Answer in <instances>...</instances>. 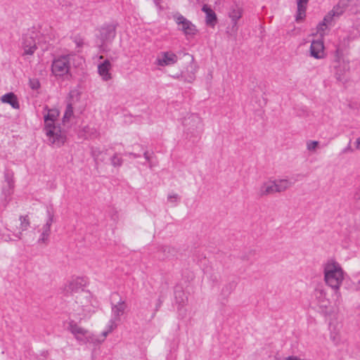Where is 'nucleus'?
<instances>
[{
    "instance_id": "nucleus-38",
    "label": "nucleus",
    "mask_w": 360,
    "mask_h": 360,
    "mask_svg": "<svg viewBox=\"0 0 360 360\" xmlns=\"http://www.w3.org/2000/svg\"><path fill=\"white\" fill-rule=\"evenodd\" d=\"M143 156L145 158V159L147 160V161H150V156L148 155V152H145L143 153Z\"/></svg>"
},
{
    "instance_id": "nucleus-41",
    "label": "nucleus",
    "mask_w": 360,
    "mask_h": 360,
    "mask_svg": "<svg viewBox=\"0 0 360 360\" xmlns=\"http://www.w3.org/2000/svg\"><path fill=\"white\" fill-rule=\"evenodd\" d=\"M8 186H9L10 187L12 186V183H11V181H8Z\"/></svg>"
},
{
    "instance_id": "nucleus-43",
    "label": "nucleus",
    "mask_w": 360,
    "mask_h": 360,
    "mask_svg": "<svg viewBox=\"0 0 360 360\" xmlns=\"http://www.w3.org/2000/svg\"><path fill=\"white\" fill-rule=\"evenodd\" d=\"M210 78H212V72H210Z\"/></svg>"
},
{
    "instance_id": "nucleus-12",
    "label": "nucleus",
    "mask_w": 360,
    "mask_h": 360,
    "mask_svg": "<svg viewBox=\"0 0 360 360\" xmlns=\"http://www.w3.org/2000/svg\"><path fill=\"white\" fill-rule=\"evenodd\" d=\"M178 61V56L172 51L161 52L155 60V64L160 67L173 65Z\"/></svg>"
},
{
    "instance_id": "nucleus-29",
    "label": "nucleus",
    "mask_w": 360,
    "mask_h": 360,
    "mask_svg": "<svg viewBox=\"0 0 360 360\" xmlns=\"http://www.w3.org/2000/svg\"><path fill=\"white\" fill-rule=\"evenodd\" d=\"M69 96H70L69 103H72L73 104L75 102H77L79 101V97H80V92L77 89L71 90L70 91Z\"/></svg>"
},
{
    "instance_id": "nucleus-18",
    "label": "nucleus",
    "mask_w": 360,
    "mask_h": 360,
    "mask_svg": "<svg viewBox=\"0 0 360 360\" xmlns=\"http://www.w3.org/2000/svg\"><path fill=\"white\" fill-rule=\"evenodd\" d=\"M336 64L334 65L335 76L338 80H342L345 74L349 70L348 64L340 59L335 61Z\"/></svg>"
},
{
    "instance_id": "nucleus-3",
    "label": "nucleus",
    "mask_w": 360,
    "mask_h": 360,
    "mask_svg": "<svg viewBox=\"0 0 360 360\" xmlns=\"http://www.w3.org/2000/svg\"><path fill=\"white\" fill-rule=\"evenodd\" d=\"M323 281L327 286L334 291L335 302L341 299L340 288L347 275L342 265L334 259H328L323 264Z\"/></svg>"
},
{
    "instance_id": "nucleus-5",
    "label": "nucleus",
    "mask_w": 360,
    "mask_h": 360,
    "mask_svg": "<svg viewBox=\"0 0 360 360\" xmlns=\"http://www.w3.org/2000/svg\"><path fill=\"white\" fill-rule=\"evenodd\" d=\"M76 321L74 319L69 321L68 330L74 335L77 340L82 342H94L97 341L88 330L80 326Z\"/></svg>"
},
{
    "instance_id": "nucleus-4",
    "label": "nucleus",
    "mask_w": 360,
    "mask_h": 360,
    "mask_svg": "<svg viewBox=\"0 0 360 360\" xmlns=\"http://www.w3.org/2000/svg\"><path fill=\"white\" fill-rule=\"evenodd\" d=\"M184 132L189 139L199 137L203 132L204 124L202 118L197 114H189L182 120Z\"/></svg>"
},
{
    "instance_id": "nucleus-9",
    "label": "nucleus",
    "mask_w": 360,
    "mask_h": 360,
    "mask_svg": "<svg viewBox=\"0 0 360 360\" xmlns=\"http://www.w3.org/2000/svg\"><path fill=\"white\" fill-rule=\"evenodd\" d=\"M116 36V25L112 23L104 24L98 29V39L105 46L112 41Z\"/></svg>"
},
{
    "instance_id": "nucleus-36",
    "label": "nucleus",
    "mask_w": 360,
    "mask_h": 360,
    "mask_svg": "<svg viewBox=\"0 0 360 360\" xmlns=\"http://www.w3.org/2000/svg\"><path fill=\"white\" fill-rule=\"evenodd\" d=\"M354 144L355 150H360V136L356 139Z\"/></svg>"
},
{
    "instance_id": "nucleus-14",
    "label": "nucleus",
    "mask_w": 360,
    "mask_h": 360,
    "mask_svg": "<svg viewBox=\"0 0 360 360\" xmlns=\"http://www.w3.org/2000/svg\"><path fill=\"white\" fill-rule=\"evenodd\" d=\"M111 69L112 64L108 59H105L98 65V74L103 81L108 82L112 79Z\"/></svg>"
},
{
    "instance_id": "nucleus-24",
    "label": "nucleus",
    "mask_w": 360,
    "mask_h": 360,
    "mask_svg": "<svg viewBox=\"0 0 360 360\" xmlns=\"http://www.w3.org/2000/svg\"><path fill=\"white\" fill-rule=\"evenodd\" d=\"M1 101L2 103L10 104L14 109H18L20 108L17 97L13 93H8L3 95L1 98Z\"/></svg>"
},
{
    "instance_id": "nucleus-6",
    "label": "nucleus",
    "mask_w": 360,
    "mask_h": 360,
    "mask_svg": "<svg viewBox=\"0 0 360 360\" xmlns=\"http://www.w3.org/2000/svg\"><path fill=\"white\" fill-rule=\"evenodd\" d=\"M72 59V56H63L55 59L51 65L53 74L56 77H63L68 74Z\"/></svg>"
},
{
    "instance_id": "nucleus-39",
    "label": "nucleus",
    "mask_w": 360,
    "mask_h": 360,
    "mask_svg": "<svg viewBox=\"0 0 360 360\" xmlns=\"http://www.w3.org/2000/svg\"><path fill=\"white\" fill-rule=\"evenodd\" d=\"M129 155L130 156H131L132 158H138V157H139V155H136V153H130Z\"/></svg>"
},
{
    "instance_id": "nucleus-25",
    "label": "nucleus",
    "mask_w": 360,
    "mask_h": 360,
    "mask_svg": "<svg viewBox=\"0 0 360 360\" xmlns=\"http://www.w3.org/2000/svg\"><path fill=\"white\" fill-rule=\"evenodd\" d=\"M190 68L191 70L189 73L182 72L181 75L185 81L191 83L195 79V72H197L198 67L195 64H191Z\"/></svg>"
},
{
    "instance_id": "nucleus-28",
    "label": "nucleus",
    "mask_w": 360,
    "mask_h": 360,
    "mask_svg": "<svg viewBox=\"0 0 360 360\" xmlns=\"http://www.w3.org/2000/svg\"><path fill=\"white\" fill-rule=\"evenodd\" d=\"M319 142L318 141L309 140L306 143V147L308 151L311 153H316L319 148Z\"/></svg>"
},
{
    "instance_id": "nucleus-2",
    "label": "nucleus",
    "mask_w": 360,
    "mask_h": 360,
    "mask_svg": "<svg viewBox=\"0 0 360 360\" xmlns=\"http://www.w3.org/2000/svg\"><path fill=\"white\" fill-rule=\"evenodd\" d=\"M44 132L48 143L53 147L60 148L67 140L66 132L61 129L58 123L60 111L57 108H44Z\"/></svg>"
},
{
    "instance_id": "nucleus-34",
    "label": "nucleus",
    "mask_w": 360,
    "mask_h": 360,
    "mask_svg": "<svg viewBox=\"0 0 360 360\" xmlns=\"http://www.w3.org/2000/svg\"><path fill=\"white\" fill-rule=\"evenodd\" d=\"M330 338L335 343H337L340 340L338 333H331Z\"/></svg>"
},
{
    "instance_id": "nucleus-30",
    "label": "nucleus",
    "mask_w": 360,
    "mask_h": 360,
    "mask_svg": "<svg viewBox=\"0 0 360 360\" xmlns=\"http://www.w3.org/2000/svg\"><path fill=\"white\" fill-rule=\"evenodd\" d=\"M179 194L172 192L167 195V202L171 204H176L179 200Z\"/></svg>"
},
{
    "instance_id": "nucleus-42",
    "label": "nucleus",
    "mask_w": 360,
    "mask_h": 360,
    "mask_svg": "<svg viewBox=\"0 0 360 360\" xmlns=\"http://www.w3.org/2000/svg\"><path fill=\"white\" fill-rule=\"evenodd\" d=\"M99 59H103V56H99Z\"/></svg>"
},
{
    "instance_id": "nucleus-22",
    "label": "nucleus",
    "mask_w": 360,
    "mask_h": 360,
    "mask_svg": "<svg viewBox=\"0 0 360 360\" xmlns=\"http://www.w3.org/2000/svg\"><path fill=\"white\" fill-rule=\"evenodd\" d=\"M309 0H297V15L295 20L297 22L302 20L306 16L307 5Z\"/></svg>"
},
{
    "instance_id": "nucleus-20",
    "label": "nucleus",
    "mask_w": 360,
    "mask_h": 360,
    "mask_svg": "<svg viewBox=\"0 0 360 360\" xmlns=\"http://www.w3.org/2000/svg\"><path fill=\"white\" fill-rule=\"evenodd\" d=\"M276 193H283L288 190L293 185V182L287 178L274 179Z\"/></svg>"
},
{
    "instance_id": "nucleus-10",
    "label": "nucleus",
    "mask_w": 360,
    "mask_h": 360,
    "mask_svg": "<svg viewBox=\"0 0 360 360\" xmlns=\"http://www.w3.org/2000/svg\"><path fill=\"white\" fill-rule=\"evenodd\" d=\"M54 212L52 209H47L45 224L39 229V243H46L51 234V226L53 222Z\"/></svg>"
},
{
    "instance_id": "nucleus-26",
    "label": "nucleus",
    "mask_w": 360,
    "mask_h": 360,
    "mask_svg": "<svg viewBox=\"0 0 360 360\" xmlns=\"http://www.w3.org/2000/svg\"><path fill=\"white\" fill-rule=\"evenodd\" d=\"M242 16V10L239 7L232 8L229 13V17L233 21V27H236V23L238 19Z\"/></svg>"
},
{
    "instance_id": "nucleus-35",
    "label": "nucleus",
    "mask_w": 360,
    "mask_h": 360,
    "mask_svg": "<svg viewBox=\"0 0 360 360\" xmlns=\"http://www.w3.org/2000/svg\"><path fill=\"white\" fill-rule=\"evenodd\" d=\"M354 198L356 201H360V186L356 189L354 193Z\"/></svg>"
},
{
    "instance_id": "nucleus-31",
    "label": "nucleus",
    "mask_w": 360,
    "mask_h": 360,
    "mask_svg": "<svg viewBox=\"0 0 360 360\" xmlns=\"http://www.w3.org/2000/svg\"><path fill=\"white\" fill-rule=\"evenodd\" d=\"M343 12H344V6H341L340 4H338L328 13H334V17H335V16L340 15L341 14H342Z\"/></svg>"
},
{
    "instance_id": "nucleus-23",
    "label": "nucleus",
    "mask_w": 360,
    "mask_h": 360,
    "mask_svg": "<svg viewBox=\"0 0 360 360\" xmlns=\"http://www.w3.org/2000/svg\"><path fill=\"white\" fill-rule=\"evenodd\" d=\"M19 221H20V225H19V227H18V229H19V231L15 234V236L18 238L20 239L22 233L23 231L27 230V229L30 226V220L28 215H20L19 217Z\"/></svg>"
},
{
    "instance_id": "nucleus-44",
    "label": "nucleus",
    "mask_w": 360,
    "mask_h": 360,
    "mask_svg": "<svg viewBox=\"0 0 360 360\" xmlns=\"http://www.w3.org/2000/svg\"><path fill=\"white\" fill-rule=\"evenodd\" d=\"M359 284L360 285V281H359Z\"/></svg>"
},
{
    "instance_id": "nucleus-21",
    "label": "nucleus",
    "mask_w": 360,
    "mask_h": 360,
    "mask_svg": "<svg viewBox=\"0 0 360 360\" xmlns=\"http://www.w3.org/2000/svg\"><path fill=\"white\" fill-rule=\"evenodd\" d=\"M333 17L334 13H327L323 18V21L317 25V33H319L321 37L325 35L328 25L333 21Z\"/></svg>"
},
{
    "instance_id": "nucleus-37",
    "label": "nucleus",
    "mask_w": 360,
    "mask_h": 360,
    "mask_svg": "<svg viewBox=\"0 0 360 360\" xmlns=\"http://www.w3.org/2000/svg\"><path fill=\"white\" fill-rule=\"evenodd\" d=\"M284 360H304L297 356H289L284 359Z\"/></svg>"
},
{
    "instance_id": "nucleus-1",
    "label": "nucleus",
    "mask_w": 360,
    "mask_h": 360,
    "mask_svg": "<svg viewBox=\"0 0 360 360\" xmlns=\"http://www.w3.org/2000/svg\"><path fill=\"white\" fill-rule=\"evenodd\" d=\"M98 302L88 290H82L69 307V316L79 322L86 321L96 312Z\"/></svg>"
},
{
    "instance_id": "nucleus-7",
    "label": "nucleus",
    "mask_w": 360,
    "mask_h": 360,
    "mask_svg": "<svg viewBox=\"0 0 360 360\" xmlns=\"http://www.w3.org/2000/svg\"><path fill=\"white\" fill-rule=\"evenodd\" d=\"M127 305L124 301L120 300L117 304L112 307V319L109 322L108 330L102 333L103 340L106 336L112 332L116 327V322L120 320V316L124 314Z\"/></svg>"
},
{
    "instance_id": "nucleus-19",
    "label": "nucleus",
    "mask_w": 360,
    "mask_h": 360,
    "mask_svg": "<svg viewBox=\"0 0 360 360\" xmlns=\"http://www.w3.org/2000/svg\"><path fill=\"white\" fill-rule=\"evenodd\" d=\"M202 11L205 13L206 25L214 27L217 23V18L215 12L207 5L205 4Z\"/></svg>"
},
{
    "instance_id": "nucleus-15",
    "label": "nucleus",
    "mask_w": 360,
    "mask_h": 360,
    "mask_svg": "<svg viewBox=\"0 0 360 360\" xmlns=\"http://www.w3.org/2000/svg\"><path fill=\"white\" fill-rule=\"evenodd\" d=\"M310 56L316 59H322L326 56L322 39L312 41L310 46Z\"/></svg>"
},
{
    "instance_id": "nucleus-17",
    "label": "nucleus",
    "mask_w": 360,
    "mask_h": 360,
    "mask_svg": "<svg viewBox=\"0 0 360 360\" xmlns=\"http://www.w3.org/2000/svg\"><path fill=\"white\" fill-rule=\"evenodd\" d=\"M22 49L24 55H32L35 51L37 46L34 37L25 34L22 38Z\"/></svg>"
},
{
    "instance_id": "nucleus-16",
    "label": "nucleus",
    "mask_w": 360,
    "mask_h": 360,
    "mask_svg": "<svg viewBox=\"0 0 360 360\" xmlns=\"http://www.w3.org/2000/svg\"><path fill=\"white\" fill-rule=\"evenodd\" d=\"M274 193H276V191L274 179H268L262 182L257 191V195L260 198L273 195Z\"/></svg>"
},
{
    "instance_id": "nucleus-33",
    "label": "nucleus",
    "mask_w": 360,
    "mask_h": 360,
    "mask_svg": "<svg viewBox=\"0 0 360 360\" xmlns=\"http://www.w3.org/2000/svg\"><path fill=\"white\" fill-rule=\"evenodd\" d=\"M30 86L32 89H38L40 87V83L37 79H30L29 81Z\"/></svg>"
},
{
    "instance_id": "nucleus-13",
    "label": "nucleus",
    "mask_w": 360,
    "mask_h": 360,
    "mask_svg": "<svg viewBox=\"0 0 360 360\" xmlns=\"http://www.w3.org/2000/svg\"><path fill=\"white\" fill-rule=\"evenodd\" d=\"M85 285V281L82 278L77 277L75 278H72L68 282L66 283L64 287V290L67 292L74 293L78 295L82 290Z\"/></svg>"
},
{
    "instance_id": "nucleus-40",
    "label": "nucleus",
    "mask_w": 360,
    "mask_h": 360,
    "mask_svg": "<svg viewBox=\"0 0 360 360\" xmlns=\"http://www.w3.org/2000/svg\"><path fill=\"white\" fill-rule=\"evenodd\" d=\"M347 151H352V150H351L349 147H347V148H345V149L344 150V153H346V152H347Z\"/></svg>"
},
{
    "instance_id": "nucleus-32",
    "label": "nucleus",
    "mask_w": 360,
    "mask_h": 360,
    "mask_svg": "<svg viewBox=\"0 0 360 360\" xmlns=\"http://www.w3.org/2000/svg\"><path fill=\"white\" fill-rule=\"evenodd\" d=\"M111 163L115 167H119L122 163V159L117 154H115L111 158Z\"/></svg>"
},
{
    "instance_id": "nucleus-27",
    "label": "nucleus",
    "mask_w": 360,
    "mask_h": 360,
    "mask_svg": "<svg viewBox=\"0 0 360 360\" xmlns=\"http://www.w3.org/2000/svg\"><path fill=\"white\" fill-rule=\"evenodd\" d=\"M74 115L73 107L72 103H68L66 106L65 111L63 117V122L65 124L68 122Z\"/></svg>"
},
{
    "instance_id": "nucleus-8",
    "label": "nucleus",
    "mask_w": 360,
    "mask_h": 360,
    "mask_svg": "<svg viewBox=\"0 0 360 360\" xmlns=\"http://www.w3.org/2000/svg\"><path fill=\"white\" fill-rule=\"evenodd\" d=\"M314 300L323 313L330 312V301L328 297V292L323 287L320 286L314 290Z\"/></svg>"
},
{
    "instance_id": "nucleus-11",
    "label": "nucleus",
    "mask_w": 360,
    "mask_h": 360,
    "mask_svg": "<svg viewBox=\"0 0 360 360\" xmlns=\"http://www.w3.org/2000/svg\"><path fill=\"white\" fill-rule=\"evenodd\" d=\"M174 19L179 26V30L186 36H194L197 33L195 25L182 15L176 14L174 15Z\"/></svg>"
}]
</instances>
